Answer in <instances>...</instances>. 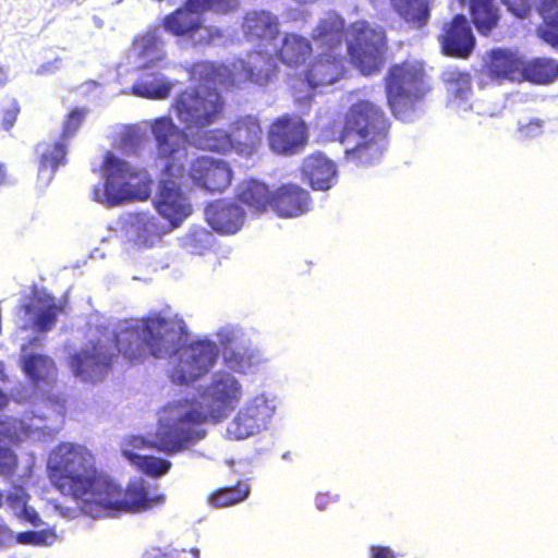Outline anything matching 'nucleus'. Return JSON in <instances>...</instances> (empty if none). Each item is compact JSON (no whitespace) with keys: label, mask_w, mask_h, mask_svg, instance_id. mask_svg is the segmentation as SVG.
Listing matches in <instances>:
<instances>
[{"label":"nucleus","mask_w":558,"mask_h":558,"mask_svg":"<svg viewBox=\"0 0 558 558\" xmlns=\"http://www.w3.org/2000/svg\"><path fill=\"white\" fill-rule=\"evenodd\" d=\"M148 558H199V550L197 548L186 549H170L167 551L156 550L149 554Z\"/></svg>","instance_id":"de8ad7c7"},{"label":"nucleus","mask_w":558,"mask_h":558,"mask_svg":"<svg viewBox=\"0 0 558 558\" xmlns=\"http://www.w3.org/2000/svg\"><path fill=\"white\" fill-rule=\"evenodd\" d=\"M5 379H7L5 365L2 361H0V380H5Z\"/></svg>","instance_id":"4d7b16f0"},{"label":"nucleus","mask_w":558,"mask_h":558,"mask_svg":"<svg viewBox=\"0 0 558 558\" xmlns=\"http://www.w3.org/2000/svg\"><path fill=\"white\" fill-rule=\"evenodd\" d=\"M192 70L193 66L190 70L191 80L201 85L186 88L177 95L172 108L180 123L184 125V130L189 132V145L195 147L193 137L208 133L210 130L206 128L215 123L223 110L225 101L215 86L221 85L228 88L242 83L226 85L214 80H195L192 76Z\"/></svg>","instance_id":"423d86ee"},{"label":"nucleus","mask_w":558,"mask_h":558,"mask_svg":"<svg viewBox=\"0 0 558 558\" xmlns=\"http://www.w3.org/2000/svg\"><path fill=\"white\" fill-rule=\"evenodd\" d=\"M302 175L313 190L327 191L337 181V168L325 155L314 154L303 160Z\"/></svg>","instance_id":"c85d7f7f"},{"label":"nucleus","mask_w":558,"mask_h":558,"mask_svg":"<svg viewBox=\"0 0 558 558\" xmlns=\"http://www.w3.org/2000/svg\"><path fill=\"white\" fill-rule=\"evenodd\" d=\"M128 446L134 449L146 448L147 440L142 436H131L122 449L123 456L145 474L158 477L165 475L170 470L171 462L169 460L134 452Z\"/></svg>","instance_id":"7c9ffc66"},{"label":"nucleus","mask_w":558,"mask_h":558,"mask_svg":"<svg viewBox=\"0 0 558 558\" xmlns=\"http://www.w3.org/2000/svg\"><path fill=\"white\" fill-rule=\"evenodd\" d=\"M526 80L537 84H548L558 77V61L548 58H536L522 66Z\"/></svg>","instance_id":"4c0bfd02"},{"label":"nucleus","mask_w":558,"mask_h":558,"mask_svg":"<svg viewBox=\"0 0 558 558\" xmlns=\"http://www.w3.org/2000/svg\"><path fill=\"white\" fill-rule=\"evenodd\" d=\"M250 485L240 482L235 486L221 488L209 497V502L217 508L229 507L245 500L250 495Z\"/></svg>","instance_id":"37998d69"},{"label":"nucleus","mask_w":558,"mask_h":558,"mask_svg":"<svg viewBox=\"0 0 558 558\" xmlns=\"http://www.w3.org/2000/svg\"><path fill=\"white\" fill-rule=\"evenodd\" d=\"M48 466L56 487L80 500L82 511L94 519L144 511L165 500L162 495L150 497L141 481L123 490L111 477L97 471L93 454L77 444L59 445L50 453Z\"/></svg>","instance_id":"7ed1b4c3"},{"label":"nucleus","mask_w":558,"mask_h":558,"mask_svg":"<svg viewBox=\"0 0 558 558\" xmlns=\"http://www.w3.org/2000/svg\"><path fill=\"white\" fill-rule=\"evenodd\" d=\"M429 90L420 62L395 64L386 76L387 101L393 116L404 122L414 121Z\"/></svg>","instance_id":"6e6552de"},{"label":"nucleus","mask_w":558,"mask_h":558,"mask_svg":"<svg viewBox=\"0 0 558 558\" xmlns=\"http://www.w3.org/2000/svg\"><path fill=\"white\" fill-rule=\"evenodd\" d=\"M178 179L162 172L158 193L154 199L158 216L165 218L171 229L179 227L192 214V205L181 191Z\"/></svg>","instance_id":"f3484780"},{"label":"nucleus","mask_w":558,"mask_h":558,"mask_svg":"<svg viewBox=\"0 0 558 558\" xmlns=\"http://www.w3.org/2000/svg\"><path fill=\"white\" fill-rule=\"evenodd\" d=\"M37 331L51 330L57 322L61 306L51 294L35 290L33 296L22 306Z\"/></svg>","instance_id":"a878e982"},{"label":"nucleus","mask_w":558,"mask_h":558,"mask_svg":"<svg viewBox=\"0 0 558 558\" xmlns=\"http://www.w3.org/2000/svg\"><path fill=\"white\" fill-rule=\"evenodd\" d=\"M447 92V106L462 118L475 112L486 114L482 104L474 101L472 78L468 72L449 66L441 74Z\"/></svg>","instance_id":"a211bd4d"},{"label":"nucleus","mask_w":558,"mask_h":558,"mask_svg":"<svg viewBox=\"0 0 558 558\" xmlns=\"http://www.w3.org/2000/svg\"><path fill=\"white\" fill-rule=\"evenodd\" d=\"M344 21L335 12H329L313 32L314 41L320 48L326 47L305 72L307 85L315 89L337 82L344 72L343 60L340 57Z\"/></svg>","instance_id":"1a4fd4ad"},{"label":"nucleus","mask_w":558,"mask_h":558,"mask_svg":"<svg viewBox=\"0 0 558 558\" xmlns=\"http://www.w3.org/2000/svg\"><path fill=\"white\" fill-rule=\"evenodd\" d=\"M189 177L206 191L222 192L231 182V169L223 160L199 156L192 161Z\"/></svg>","instance_id":"5701e85b"},{"label":"nucleus","mask_w":558,"mask_h":558,"mask_svg":"<svg viewBox=\"0 0 558 558\" xmlns=\"http://www.w3.org/2000/svg\"><path fill=\"white\" fill-rule=\"evenodd\" d=\"M214 235L203 227H192L182 238V246L192 254H202L211 246Z\"/></svg>","instance_id":"c03bdc74"},{"label":"nucleus","mask_w":558,"mask_h":558,"mask_svg":"<svg viewBox=\"0 0 558 558\" xmlns=\"http://www.w3.org/2000/svg\"><path fill=\"white\" fill-rule=\"evenodd\" d=\"M13 531L5 524L0 523V548L12 542Z\"/></svg>","instance_id":"864d4df0"},{"label":"nucleus","mask_w":558,"mask_h":558,"mask_svg":"<svg viewBox=\"0 0 558 558\" xmlns=\"http://www.w3.org/2000/svg\"><path fill=\"white\" fill-rule=\"evenodd\" d=\"M310 193L298 184H282L271 193L270 208L281 218H296L311 209Z\"/></svg>","instance_id":"b1692460"},{"label":"nucleus","mask_w":558,"mask_h":558,"mask_svg":"<svg viewBox=\"0 0 558 558\" xmlns=\"http://www.w3.org/2000/svg\"><path fill=\"white\" fill-rule=\"evenodd\" d=\"M118 353L132 363L142 362L146 354L167 359L170 380L190 385L215 367L220 351L217 342L208 338L189 341L185 320L167 306L142 319L119 322L112 328L90 326L88 341L70 356L69 364L75 377L96 383L108 375Z\"/></svg>","instance_id":"f03ea898"},{"label":"nucleus","mask_w":558,"mask_h":558,"mask_svg":"<svg viewBox=\"0 0 558 558\" xmlns=\"http://www.w3.org/2000/svg\"><path fill=\"white\" fill-rule=\"evenodd\" d=\"M351 33L352 39L348 43L347 49L352 64L364 75L378 72L383 65L385 51L384 31L360 21L352 24Z\"/></svg>","instance_id":"2eb2a0df"},{"label":"nucleus","mask_w":558,"mask_h":558,"mask_svg":"<svg viewBox=\"0 0 558 558\" xmlns=\"http://www.w3.org/2000/svg\"><path fill=\"white\" fill-rule=\"evenodd\" d=\"M311 51L312 47L306 38L296 34H286L280 40V46L277 40L269 53L275 60L279 59L289 66H296L306 60Z\"/></svg>","instance_id":"72a5a7b5"},{"label":"nucleus","mask_w":558,"mask_h":558,"mask_svg":"<svg viewBox=\"0 0 558 558\" xmlns=\"http://www.w3.org/2000/svg\"><path fill=\"white\" fill-rule=\"evenodd\" d=\"M5 180V169L3 165L0 163V186L4 183Z\"/></svg>","instance_id":"13d9d810"},{"label":"nucleus","mask_w":558,"mask_h":558,"mask_svg":"<svg viewBox=\"0 0 558 558\" xmlns=\"http://www.w3.org/2000/svg\"><path fill=\"white\" fill-rule=\"evenodd\" d=\"M279 405L277 396L262 391L248 396L227 424L225 436L229 440H245L268 430Z\"/></svg>","instance_id":"9b49d317"},{"label":"nucleus","mask_w":558,"mask_h":558,"mask_svg":"<svg viewBox=\"0 0 558 558\" xmlns=\"http://www.w3.org/2000/svg\"><path fill=\"white\" fill-rule=\"evenodd\" d=\"M218 347L222 350L227 348H238L251 343L250 332L239 324H225L215 331Z\"/></svg>","instance_id":"79ce46f5"},{"label":"nucleus","mask_w":558,"mask_h":558,"mask_svg":"<svg viewBox=\"0 0 558 558\" xmlns=\"http://www.w3.org/2000/svg\"><path fill=\"white\" fill-rule=\"evenodd\" d=\"M221 355L223 369L234 375H248L264 362L260 351L252 342L238 348H227L222 350Z\"/></svg>","instance_id":"2f4dec72"},{"label":"nucleus","mask_w":558,"mask_h":558,"mask_svg":"<svg viewBox=\"0 0 558 558\" xmlns=\"http://www.w3.org/2000/svg\"><path fill=\"white\" fill-rule=\"evenodd\" d=\"M242 27L246 39L263 49L252 51L245 59H239L230 65L197 62L192 70L195 80H214L226 85L246 82L264 85L270 80L276 70L275 59L269 50L279 36L277 16L265 10L251 11L245 15Z\"/></svg>","instance_id":"39448f33"},{"label":"nucleus","mask_w":558,"mask_h":558,"mask_svg":"<svg viewBox=\"0 0 558 558\" xmlns=\"http://www.w3.org/2000/svg\"><path fill=\"white\" fill-rule=\"evenodd\" d=\"M174 82L158 71L143 70L131 87L132 95L161 100L169 97Z\"/></svg>","instance_id":"473e14b6"},{"label":"nucleus","mask_w":558,"mask_h":558,"mask_svg":"<svg viewBox=\"0 0 558 558\" xmlns=\"http://www.w3.org/2000/svg\"><path fill=\"white\" fill-rule=\"evenodd\" d=\"M440 44L444 53L452 57L466 58L473 51L475 37L463 14H457L449 24L445 25Z\"/></svg>","instance_id":"393cba45"},{"label":"nucleus","mask_w":558,"mask_h":558,"mask_svg":"<svg viewBox=\"0 0 558 558\" xmlns=\"http://www.w3.org/2000/svg\"><path fill=\"white\" fill-rule=\"evenodd\" d=\"M546 121L531 117L527 119H521L518 122L517 137L522 141L534 140L544 133Z\"/></svg>","instance_id":"49530a36"},{"label":"nucleus","mask_w":558,"mask_h":558,"mask_svg":"<svg viewBox=\"0 0 558 558\" xmlns=\"http://www.w3.org/2000/svg\"><path fill=\"white\" fill-rule=\"evenodd\" d=\"M205 217L208 225L215 231L232 234L241 229L245 213L239 205L226 201H218L209 204L205 208Z\"/></svg>","instance_id":"cd10ccee"},{"label":"nucleus","mask_w":558,"mask_h":558,"mask_svg":"<svg viewBox=\"0 0 558 558\" xmlns=\"http://www.w3.org/2000/svg\"><path fill=\"white\" fill-rule=\"evenodd\" d=\"M61 65H62L61 58H54L51 61L40 64L37 68V70L35 71V73L37 75H51V74L56 73L57 71H59L61 69Z\"/></svg>","instance_id":"09e8293b"},{"label":"nucleus","mask_w":558,"mask_h":558,"mask_svg":"<svg viewBox=\"0 0 558 558\" xmlns=\"http://www.w3.org/2000/svg\"><path fill=\"white\" fill-rule=\"evenodd\" d=\"M523 64L510 51L496 49L492 51V62L489 72L497 78L514 80L515 73L522 69Z\"/></svg>","instance_id":"ea45409f"},{"label":"nucleus","mask_w":558,"mask_h":558,"mask_svg":"<svg viewBox=\"0 0 558 558\" xmlns=\"http://www.w3.org/2000/svg\"><path fill=\"white\" fill-rule=\"evenodd\" d=\"M307 142V129L298 116H282L276 119L268 131L270 149L284 156L299 154Z\"/></svg>","instance_id":"6ab92c4d"},{"label":"nucleus","mask_w":558,"mask_h":558,"mask_svg":"<svg viewBox=\"0 0 558 558\" xmlns=\"http://www.w3.org/2000/svg\"><path fill=\"white\" fill-rule=\"evenodd\" d=\"M469 4L477 31L488 34L499 19L494 0H469Z\"/></svg>","instance_id":"58836bf2"},{"label":"nucleus","mask_w":558,"mask_h":558,"mask_svg":"<svg viewBox=\"0 0 558 558\" xmlns=\"http://www.w3.org/2000/svg\"><path fill=\"white\" fill-rule=\"evenodd\" d=\"M203 409L196 401L180 399L163 408L156 433L158 450L175 454L206 437L204 423L223 422L244 397L243 383L227 369L210 375L202 391Z\"/></svg>","instance_id":"20e7f679"},{"label":"nucleus","mask_w":558,"mask_h":558,"mask_svg":"<svg viewBox=\"0 0 558 558\" xmlns=\"http://www.w3.org/2000/svg\"><path fill=\"white\" fill-rule=\"evenodd\" d=\"M155 141L156 160L166 175L183 178L187 160L189 132L174 124L172 118L163 116L149 121Z\"/></svg>","instance_id":"f8f14e48"},{"label":"nucleus","mask_w":558,"mask_h":558,"mask_svg":"<svg viewBox=\"0 0 558 558\" xmlns=\"http://www.w3.org/2000/svg\"><path fill=\"white\" fill-rule=\"evenodd\" d=\"M172 229L153 213H133L123 219L125 238L138 247H153Z\"/></svg>","instance_id":"412c9836"},{"label":"nucleus","mask_w":558,"mask_h":558,"mask_svg":"<svg viewBox=\"0 0 558 558\" xmlns=\"http://www.w3.org/2000/svg\"><path fill=\"white\" fill-rule=\"evenodd\" d=\"M37 340L29 344H22L21 347V366L26 376L34 383L39 380H49L56 373L53 360L49 356L34 352L31 345L36 344Z\"/></svg>","instance_id":"f704fd0d"},{"label":"nucleus","mask_w":558,"mask_h":558,"mask_svg":"<svg viewBox=\"0 0 558 558\" xmlns=\"http://www.w3.org/2000/svg\"><path fill=\"white\" fill-rule=\"evenodd\" d=\"M510 12L525 17L535 9L544 24L537 29L538 36L553 47L558 46V0H501Z\"/></svg>","instance_id":"4be33fe9"},{"label":"nucleus","mask_w":558,"mask_h":558,"mask_svg":"<svg viewBox=\"0 0 558 558\" xmlns=\"http://www.w3.org/2000/svg\"><path fill=\"white\" fill-rule=\"evenodd\" d=\"M369 558H397L398 555L388 546L372 545L368 550Z\"/></svg>","instance_id":"8fccbe9b"},{"label":"nucleus","mask_w":558,"mask_h":558,"mask_svg":"<svg viewBox=\"0 0 558 558\" xmlns=\"http://www.w3.org/2000/svg\"><path fill=\"white\" fill-rule=\"evenodd\" d=\"M118 353L132 363L142 362L146 354L167 359L170 380L190 385L215 367L220 351L217 342L208 338L189 341L185 320L167 306L142 319L119 322L112 328L90 326L88 341L70 356L69 364L75 377L96 383L108 375Z\"/></svg>","instance_id":"f257e3e1"},{"label":"nucleus","mask_w":558,"mask_h":558,"mask_svg":"<svg viewBox=\"0 0 558 558\" xmlns=\"http://www.w3.org/2000/svg\"><path fill=\"white\" fill-rule=\"evenodd\" d=\"M9 402V397L0 389V409L4 408Z\"/></svg>","instance_id":"6e6d98bb"},{"label":"nucleus","mask_w":558,"mask_h":558,"mask_svg":"<svg viewBox=\"0 0 558 558\" xmlns=\"http://www.w3.org/2000/svg\"><path fill=\"white\" fill-rule=\"evenodd\" d=\"M397 13L408 22L424 25L429 19L428 0H390Z\"/></svg>","instance_id":"a19ab883"},{"label":"nucleus","mask_w":558,"mask_h":558,"mask_svg":"<svg viewBox=\"0 0 558 558\" xmlns=\"http://www.w3.org/2000/svg\"><path fill=\"white\" fill-rule=\"evenodd\" d=\"M232 0H186L183 8L166 15L162 26L166 32L187 38L193 46L208 44L217 29L203 25L202 13L211 10L217 13H228Z\"/></svg>","instance_id":"9d476101"},{"label":"nucleus","mask_w":558,"mask_h":558,"mask_svg":"<svg viewBox=\"0 0 558 558\" xmlns=\"http://www.w3.org/2000/svg\"><path fill=\"white\" fill-rule=\"evenodd\" d=\"M238 8V0H232V7L228 9V12L233 11Z\"/></svg>","instance_id":"bf43d9fd"},{"label":"nucleus","mask_w":558,"mask_h":558,"mask_svg":"<svg viewBox=\"0 0 558 558\" xmlns=\"http://www.w3.org/2000/svg\"><path fill=\"white\" fill-rule=\"evenodd\" d=\"M386 134L354 135L347 143H341L347 160L362 166L378 161L386 148Z\"/></svg>","instance_id":"bb28decb"},{"label":"nucleus","mask_w":558,"mask_h":558,"mask_svg":"<svg viewBox=\"0 0 558 558\" xmlns=\"http://www.w3.org/2000/svg\"><path fill=\"white\" fill-rule=\"evenodd\" d=\"M8 82V71L0 65V86L5 85Z\"/></svg>","instance_id":"5fc2aeb1"},{"label":"nucleus","mask_w":558,"mask_h":558,"mask_svg":"<svg viewBox=\"0 0 558 558\" xmlns=\"http://www.w3.org/2000/svg\"><path fill=\"white\" fill-rule=\"evenodd\" d=\"M15 539L21 545L51 546L57 539V534L52 529L25 531L19 532Z\"/></svg>","instance_id":"a18cd8bd"},{"label":"nucleus","mask_w":558,"mask_h":558,"mask_svg":"<svg viewBox=\"0 0 558 558\" xmlns=\"http://www.w3.org/2000/svg\"><path fill=\"white\" fill-rule=\"evenodd\" d=\"M133 53L137 66L142 70L165 68L162 64L166 58L165 43L158 29L148 32L134 43Z\"/></svg>","instance_id":"c756f323"},{"label":"nucleus","mask_w":558,"mask_h":558,"mask_svg":"<svg viewBox=\"0 0 558 558\" xmlns=\"http://www.w3.org/2000/svg\"><path fill=\"white\" fill-rule=\"evenodd\" d=\"M102 170L105 181L93 190L95 202L106 207H116L129 201H144L150 196L151 179L145 169L136 168L107 151Z\"/></svg>","instance_id":"0eeeda50"},{"label":"nucleus","mask_w":558,"mask_h":558,"mask_svg":"<svg viewBox=\"0 0 558 558\" xmlns=\"http://www.w3.org/2000/svg\"><path fill=\"white\" fill-rule=\"evenodd\" d=\"M87 113L86 108L73 109L64 122L61 140L53 143L43 142L37 145L36 151L39 155L38 181L41 185L47 186L59 166L65 162V141L76 133Z\"/></svg>","instance_id":"dca6fc26"},{"label":"nucleus","mask_w":558,"mask_h":558,"mask_svg":"<svg viewBox=\"0 0 558 558\" xmlns=\"http://www.w3.org/2000/svg\"><path fill=\"white\" fill-rule=\"evenodd\" d=\"M236 192L239 199L256 211L270 207L271 193L264 182L255 179L244 180L239 184Z\"/></svg>","instance_id":"e433bc0d"},{"label":"nucleus","mask_w":558,"mask_h":558,"mask_svg":"<svg viewBox=\"0 0 558 558\" xmlns=\"http://www.w3.org/2000/svg\"><path fill=\"white\" fill-rule=\"evenodd\" d=\"M339 500L338 495L322 494L316 496L315 505L318 510H325L329 502H336Z\"/></svg>","instance_id":"603ef678"},{"label":"nucleus","mask_w":558,"mask_h":558,"mask_svg":"<svg viewBox=\"0 0 558 558\" xmlns=\"http://www.w3.org/2000/svg\"><path fill=\"white\" fill-rule=\"evenodd\" d=\"M17 113L19 108L17 105L14 102L12 109H8L2 118V125L5 130H10L14 125L17 118Z\"/></svg>","instance_id":"3c124183"},{"label":"nucleus","mask_w":558,"mask_h":558,"mask_svg":"<svg viewBox=\"0 0 558 558\" xmlns=\"http://www.w3.org/2000/svg\"><path fill=\"white\" fill-rule=\"evenodd\" d=\"M28 495L23 487L14 486L11 492L5 495L0 490V508L4 501L12 510L13 514L20 520L32 524L33 526H40L44 524L37 511L28 506Z\"/></svg>","instance_id":"c9c22d12"},{"label":"nucleus","mask_w":558,"mask_h":558,"mask_svg":"<svg viewBox=\"0 0 558 558\" xmlns=\"http://www.w3.org/2000/svg\"><path fill=\"white\" fill-rule=\"evenodd\" d=\"M56 427H50L41 416L25 415L22 418L10 417L0 421V476H11L17 466V457L9 448V442L28 438L45 440L57 434Z\"/></svg>","instance_id":"4468645a"},{"label":"nucleus","mask_w":558,"mask_h":558,"mask_svg":"<svg viewBox=\"0 0 558 558\" xmlns=\"http://www.w3.org/2000/svg\"><path fill=\"white\" fill-rule=\"evenodd\" d=\"M263 138V129L259 120L254 116L238 119L232 132L215 129L204 135H196L192 142L195 148L226 154L234 149L240 155H251Z\"/></svg>","instance_id":"ddd939ff"},{"label":"nucleus","mask_w":558,"mask_h":558,"mask_svg":"<svg viewBox=\"0 0 558 558\" xmlns=\"http://www.w3.org/2000/svg\"><path fill=\"white\" fill-rule=\"evenodd\" d=\"M388 122L380 108L371 101L353 104L347 116L340 143H347L354 135L387 133Z\"/></svg>","instance_id":"aec40b11"}]
</instances>
